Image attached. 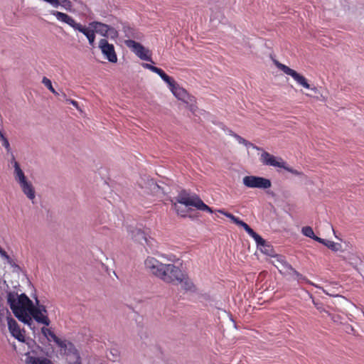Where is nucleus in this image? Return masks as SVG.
Here are the masks:
<instances>
[{
    "label": "nucleus",
    "instance_id": "39448f33",
    "mask_svg": "<svg viewBox=\"0 0 364 364\" xmlns=\"http://www.w3.org/2000/svg\"><path fill=\"white\" fill-rule=\"evenodd\" d=\"M12 163L14 168V178L19 183L23 193L27 198L33 200L36 197L34 188L29 181L26 180L23 171L21 170L18 163L13 159Z\"/></svg>",
    "mask_w": 364,
    "mask_h": 364
},
{
    "label": "nucleus",
    "instance_id": "393cba45",
    "mask_svg": "<svg viewBox=\"0 0 364 364\" xmlns=\"http://www.w3.org/2000/svg\"><path fill=\"white\" fill-rule=\"evenodd\" d=\"M316 241L324 245L334 252H338L341 249V244L334 242L333 241L324 240L321 237H316Z\"/></svg>",
    "mask_w": 364,
    "mask_h": 364
},
{
    "label": "nucleus",
    "instance_id": "37998d69",
    "mask_svg": "<svg viewBox=\"0 0 364 364\" xmlns=\"http://www.w3.org/2000/svg\"><path fill=\"white\" fill-rule=\"evenodd\" d=\"M323 291L326 294H329L331 295L328 292H327L326 290H323Z\"/></svg>",
    "mask_w": 364,
    "mask_h": 364
},
{
    "label": "nucleus",
    "instance_id": "1a4fd4ad",
    "mask_svg": "<svg viewBox=\"0 0 364 364\" xmlns=\"http://www.w3.org/2000/svg\"><path fill=\"white\" fill-rule=\"evenodd\" d=\"M276 65L279 70L283 71L285 74L291 76L298 85L306 89H310L314 92H316L317 89L316 87H311L304 76L282 63L277 62Z\"/></svg>",
    "mask_w": 364,
    "mask_h": 364
},
{
    "label": "nucleus",
    "instance_id": "dca6fc26",
    "mask_svg": "<svg viewBox=\"0 0 364 364\" xmlns=\"http://www.w3.org/2000/svg\"><path fill=\"white\" fill-rule=\"evenodd\" d=\"M166 264H163L154 257H148L144 265L146 268L153 274L161 279L163 270Z\"/></svg>",
    "mask_w": 364,
    "mask_h": 364
},
{
    "label": "nucleus",
    "instance_id": "5701e85b",
    "mask_svg": "<svg viewBox=\"0 0 364 364\" xmlns=\"http://www.w3.org/2000/svg\"><path fill=\"white\" fill-rule=\"evenodd\" d=\"M26 364H53L51 361L45 358H37L26 354Z\"/></svg>",
    "mask_w": 364,
    "mask_h": 364
},
{
    "label": "nucleus",
    "instance_id": "58836bf2",
    "mask_svg": "<svg viewBox=\"0 0 364 364\" xmlns=\"http://www.w3.org/2000/svg\"><path fill=\"white\" fill-rule=\"evenodd\" d=\"M60 2V5H62L63 4H65L67 2L68 0H58Z\"/></svg>",
    "mask_w": 364,
    "mask_h": 364
},
{
    "label": "nucleus",
    "instance_id": "aec40b11",
    "mask_svg": "<svg viewBox=\"0 0 364 364\" xmlns=\"http://www.w3.org/2000/svg\"><path fill=\"white\" fill-rule=\"evenodd\" d=\"M218 212L222 213L229 219H230L234 223H235L238 226L243 228L247 232V234L253 233V230L247 223L241 220L240 218L223 210H219Z\"/></svg>",
    "mask_w": 364,
    "mask_h": 364
},
{
    "label": "nucleus",
    "instance_id": "cd10ccee",
    "mask_svg": "<svg viewBox=\"0 0 364 364\" xmlns=\"http://www.w3.org/2000/svg\"><path fill=\"white\" fill-rule=\"evenodd\" d=\"M281 168H284V170L287 171L288 172L299 176H304V173L301 171H299L296 169L292 168L291 167L289 166L284 161L283 162V166Z\"/></svg>",
    "mask_w": 364,
    "mask_h": 364
},
{
    "label": "nucleus",
    "instance_id": "f257e3e1",
    "mask_svg": "<svg viewBox=\"0 0 364 364\" xmlns=\"http://www.w3.org/2000/svg\"><path fill=\"white\" fill-rule=\"evenodd\" d=\"M7 302L18 320L31 325L32 318L29 316V311L33 301L25 294L19 295L15 291H10L7 294Z\"/></svg>",
    "mask_w": 364,
    "mask_h": 364
},
{
    "label": "nucleus",
    "instance_id": "a18cd8bd",
    "mask_svg": "<svg viewBox=\"0 0 364 364\" xmlns=\"http://www.w3.org/2000/svg\"><path fill=\"white\" fill-rule=\"evenodd\" d=\"M363 316H364V311H363Z\"/></svg>",
    "mask_w": 364,
    "mask_h": 364
},
{
    "label": "nucleus",
    "instance_id": "412c9836",
    "mask_svg": "<svg viewBox=\"0 0 364 364\" xmlns=\"http://www.w3.org/2000/svg\"><path fill=\"white\" fill-rule=\"evenodd\" d=\"M178 282H179L181 285V288L186 291L190 292H196V287L193 282V281L186 275L183 273L178 279Z\"/></svg>",
    "mask_w": 364,
    "mask_h": 364
},
{
    "label": "nucleus",
    "instance_id": "473e14b6",
    "mask_svg": "<svg viewBox=\"0 0 364 364\" xmlns=\"http://www.w3.org/2000/svg\"><path fill=\"white\" fill-rule=\"evenodd\" d=\"M6 315V318H7V316H11V314L9 311L7 309H2L0 310V321H2L4 316Z\"/></svg>",
    "mask_w": 364,
    "mask_h": 364
},
{
    "label": "nucleus",
    "instance_id": "f3484780",
    "mask_svg": "<svg viewBox=\"0 0 364 364\" xmlns=\"http://www.w3.org/2000/svg\"><path fill=\"white\" fill-rule=\"evenodd\" d=\"M248 235L255 240V242L257 243V247L262 253L269 255L271 257H272L275 255L273 247L269 244H267L266 241L260 235L256 233L254 230L253 233Z\"/></svg>",
    "mask_w": 364,
    "mask_h": 364
},
{
    "label": "nucleus",
    "instance_id": "bb28decb",
    "mask_svg": "<svg viewBox=\"0 0 364 364\" xmlns=\"http://www.w3.org/2000/svg\"><path fill=\"white\" fill-rule=\"evenodd\" d=\"M301 232L306 237H310V238L314 240L315 241H316V237H318L315 235L314 230L311 227H309V226L304 227L301 229Z\"/></svg>",
    "mask_w": 364,
    "mask_h": 364
},
{
    "label": "nucleus",
    "instance_id": "a878e982",
    "mask_svg": "<svg viewBox=\"0 0 364 364\" xmlns=\"http://www.w3.org/2000/svg\"><path fill=\"white\" fill-rule=\"evenodd\" d=\"M41 333L48 341H53L58 346L62 341L50 329L48 328L43 327L41 328Z\"/></svg>",
    "mask_w": 364,
    "mask_h": 364
},
{
    "label": "nucleus",
    "instance_id": "ea45409f",
    "mask_svg": "<svg viewBox=\"0 0 364 364\" xmlns=\"http://www.w3.org/2000/svg\"><path fill=\"white\" fill-rule=\"evenodd\" d=\"M69 358H71L73 360H74V356H68L67 360L69 362Z\"/></svg>",
    "mask_w": 364,
    "mask_h": 364
},
{
    "label": "nucleus",
    "instance_id": "6ab92c4d",
    "mask_svg": "<svg viewBox=\"0 0 364 364\" xmlns=\"http://www.w3.org/2000/svg\"><path fill=\"white\" fill-rule=\"evenodd\" d=\"M7 323L11 334L18 341L23 342L25 336L21 332L17 322L11 316H7Z\"/></svg>",
    "mask_w": 364,
    "mask_h": 364
},
{
    "label": "nucleus",
    "instance_id": "c03bdc74",
    "mask_svg": "<svg viewBox=\"0 0 364 364\" xmlns=\"http://www.w3.org/2000/svg\"><path fill=\"white\" fill-rule=\"evenodd\" d=\"M139 186L141 187V188H144V186H142L141 183H139Z\"/></svg>",
    "mask_w": 364,
    "mask_h": 364
},
{
    "label": "nucleus",
    "instance_id": "7ed1b4c3",
    "mask_svg": "<svg viewBox=\"0 0 364 364\" xmlns=\"http://www.w3.org/2000/svg\"><path fill=\"white\" fill-rule=\"evenodd\" d=\"M50 14L53 15L58 21L69 25L71 28H73L74 31H77L85 35L89 42L90 46L92 47L95 46V29L90 28V26L87 27L80 23L76 22L72 16L68 15L65 13L53 10L50 11Z\"/></svg>",
    "mask_w": 364,
    "mask_h": 364
},
{
    "label": "nucleus",
    "instance_id": "b1692460",
    "mask_svg": "<svg viewBox=\"0 0 364 364\" xmlns=\"http://www.w3.org/2000/svg\"><path fill=\"white\" fill-rule=\"evenodd\" d=\"M141 65L143 68L148 69V70L152 71L153 73L158 74L164 81L168 80V75H166L165 73V72L163 70H161V68H159L157 67H155V66H154L151 64H148V63H142Z\"/></svg>",
    "mask_w": 364,
    "mask_h": 364
},
{
    "label": "nucleus",
    "instance_id": "72a5a7b5",
    "mask_svg": "<svg viewBox=\"0 0 364 364\" xmlns=\"http://www.w3.org/2000/svg\"><path fill=\"white\" fill-rule=\"evenodd\" d=\"M0 137L1 138V139L3 141V146L6 149H9V143L8 140L3 136V134L1 133H0Z\"/></svg>",
    "mask_w": 364,
    "mask_h": 364
},
{
    "label": "nucleus",
    "instance_id": "6e6552de",
    "mask_svg": "<svg viewBox=\"0 0 364 364\" xmlns=\"http://www.w3.org/2000/svg\"><path fill=\"white\" fill-rule=\"evenodd\" d=\"M243 185L250 188L267 189L272 186L269 179L256 176H246L242 178Z\"/></svg>",
    "mask_w": 364,
    "mask_h": 364
},
{
    "label": "nucleus",
    "instance_id": "c756f323",
    "mask_svg": "<svg viewBox=\"0 0 364 364\" xmlns=\"http://www.w3.org/2000/svg\"><path fill=\"white\" fill-rule=\"evenodd\" d=\"M125 36L127 38H140V36L136 33L134 30L129 27H124Z\"/></svg>",
    "mask_w": 364,
    "mask_h": 364
},
{
    "label": "nucleus",
    "instance_id": "e433bc0d",
    "mask_svg": "<svg viewBox=\"0 0 364 364\" xmlns=\"http://www.w3.org/2000/svg\"><path fill=\"white\" fill-rule=\"evenodd\" d=\"M247 148H250V147H252V149H256V150H261V149L255 145H254L253 144H252L251 142H250V144L248 145H245Z\"/></svg>",
    "mask_w": 364,
    "mask_h": 364
},
{
    "label": "nucleus",
    "instance_id": "79ce46f5",
    "mask_svg": "<svg viewBox=\"0 0 364 364\" xmlns=\"http://www.w3.org/2000/svg\"><path fill=\"white\" fill-rule=\"evenodd\" d=\"M148 183H149V184H154V182L152 181H150Z\"/></svg>",
    "mask_w": 364,
    "mask_h": 364
},
{
    "label": "nucleus",
    "instance_id": "a19ab883",
    "mask_svg": "<svg viewBox=\"0 0 364 364\" xmlns=\"http://www.w3.org/2000/svg\"><path fill=\"white\" fill-rule=\"evenodd\" d=\"M62 96H63V97L65 100H66V99H68L65 93H63V94H62Z\"/></svg>",
    "mask_w": 364,
    "mask_h": 364
},
{
    "label": "nucleus",
    "instance_id": "423d86ee",
    "mask_svg": "<svg viewBox=\"0 0 364 364\" xmlns=\"http://www.w3.org/2000/svg\"><path fill=\"white\" fill-rule=\"evenodd\" d=\"M164 82L167 83L173 95L178 100L190 105L191 111L195 113L196 107L192 104L194 101L193 97H191L186 90L180 87L171 77L168 76V80Z\"/></svg>",
    "mask_w": 364,
    "mask_h": 364
},
{
    "label": "nucleus",
    "instance_id": "4be33fe9",
    "mask_svg": "<svg viewBox=\"0 0 364 364\" xmlns=\"http://www.w3.org/2000/svg\"><path fill=\"white\" fill-rule=\"evenodd\" d=\"M90 27L95 29V33H98L105 37L108 35L109 25L103 23L100 21H92L89 23Z\"/></svg>",
    "mask_w": 364,
    "mask_h": 364
},
{
    "label": "nucleus",
    "instance_id": "ddd939ff",
    "mask_svg": "<svg viewBox=\"0 0 364 364\" xmlns=\"http://www.w3.org/2000/svg\"><path fill=\"white\" fill-rule=\"evenodd\" d=\"M183 274L181 270L172 264H166L161 279L166 283L178 282Z\"/></svg>",
    "mask_w": 364,
    "mask_h": 364
},
{
    "label": "nucleus",
    "instance_id": "a211bd4d",
    "mask_svg": "<svg viewBox=\"0 0 364 364\" xmlns=\"http://www.w3.org/2000/svg\"><path fill=\"white\" fill-rule=\"evenodd\" d=\"M259 161L263 165L281 168L283 166L284 160L280 157H276L269 153L262 151Z\"/></svg>",
    "mask_w": 364,
    "mask_h": 364
},
{
    "label": "nucleus",
    "instance_id": "9b49d317",
    "mask_svg": "<svg viewBox=\"0 0 364 364\" xmlns=\"http://www.w3.org/2000/svg\"><path fill=\"white\" fill-rule=\"evenodd\" d=\"M127 231L129 236L134 242L141 245L146 244L150 248H153L154 247V240L151 237H148L144 232L140 228L129 227Z\"/></svg>",
    "mask_w": 364,
    "mask_h": 364
},
{
    "label": "nucleus",
    "instance_id": "f8f14e48",
    "mask_svg": "<svg viewBox=\"0 0 364 364\" xmlns=\"http://www.w3.org/2000/svg\"><path fill=\"white\" fill-rule=\"evenodd\" d=\"M124 43L140 59L152 62L150 51L141 43L131 39L126 40Z\"/></svg>",
    "mask_w": 364,
    "mask_h": 364
},
{
    "label": "nucleus",
    "instance_id": "7c9ffc66",
    "mask_svg": "<svg viewBox=\"0 0 364 364\" xmlns=\"http://www.w3.org/2000/svg\"><path fill=\"white\" fill-rule=\"evenodd\" d=\"M108 35L105 36V38H110L112 39H115L118 36V31L113 27L109 26L108 27Z\"/></svg>",
    "mask_w": 364,
    "mask_h": 364
},
{
    "label": "nucleus",
    "instance_id": "4468645a",
    "mask_svg": "<svg viewBox=\"0 0 364 364\" xmlns=\"http://www.w3.org/2000/svg\"><path fill=\"white\" fill-rule=\"evenodd\" d=\"M98 47L105 58L109 62L113 63L117 62V56L113 44L109 43L107 39L102 38L99 41Z\"/></svg>",
    "mask_w": 364,
    "mask_h": 364
},
{
    "label": "nucleus",
    "instance_id": "f704fd0d",
    "mask_svg": "<svg viewBox=\"0 0 364 364\" xmlns=\"http://www.w3.org/2000/svg\"><path fill=\"white\" fill-rule=\"evenodd\" d=\"M0 255L7 259V260H9L10 257L9 256L7 255V253L0 247Z\"/></svg>",
    "mask_w": 364,
    "mask_h": 364
},
{
    "label": "nucleus",
    "instance_id": "c85d7f7f",
    "mask_svg": "<svg viewBox=\"0 0 364 364\" xmlns=\"http://www.w3.org/2000/svg\"><path fill=\"white\" fill-rule=\"evenodd\" d=\"M42 83L54 95H58V92L55 91L52 85L51 81L46 77H43L42 79Z\"/></svg>",
    "mask_w": 364,
    "mask_h": 364
},
{
    "label": "nucleus",
    "instance_id": "2eb2a0df",
    "mask_svg": "<svg viewBox=\"0 0 364 364\" xmlns=\"http://www.w3.org/2000/svg\"><path fill=\"white\" fill-rule=\"evenodd\" d=\"M58 346L63 350V353L68 356H74V360L69 358V364H81V358L75 346L65 341H62Z\"/></svg>",
    "mask_w": 364,
    "mask_h": 364
},
{
    "label": "nucleus",
    "instance_id": "2f4dec72",
    "mask_svg": "<svg viewBox=\"0 0 364 364\" xmlns=\"http://www.w3.org/2000/svg\"><path fill=\"white\" fill-rule=\"evenodd\" d=\"M230 134L232 135L235 138V139L238 141V143L243 144V145H248L250 144V141H247L242 136H239L237 134L233 133L232 132H230Z\"/></svg>",
    "mask_w": 364,
    "mask_h": 364
},
{
    "label": "nucleus",
    "instance_id": "0eeeda50",
    "mask_svg": "<svg viewBox=\"0 0 364 364\" xmlns=\"http://www.w3.org/2000/svg\"><path fill=\"white\" fill-rule=\"evenodd\" d=\"M29 316H32L38 323L46 326L50 325V321L48 316L46 307L43 304H40L38 299H36V305L33 304L30 309Z\"/></svg>",
    "mask_w": 364,
    "mask_h": 364
},
{
    "label": "nucleus",
    "instance_id": "9d476101",
    "mask_svg": "<svg viewBox=\"0 0 364 364\" xmlns=\"http://www.w3.org/2000/svg\"><path fill=\"white\" fill-rule=\"evenodd\" d=\"M271 260V263L279 271L281 274H291L293 273L297 276L298 278H301L302 276L292 268L285 257L280 255L275 254Z\"/></svg>",
    "mask_w": 364,
    "mask_h": 364
},
{
    "label": "nucleus",
    "instance_id": "20e7f679",
    "mask_svg": "<svg viewBox=\"0 0 364 364\" xmlns=\"http://www.w3.org/2000/svg\"><path fill=\"white\" fill-rule=\"evenodd\" d=\"M176 202L183 204L186 206H193L198 210L213 213L210 207L203 203V201L196 194H190L186 191H181L176 198Z\"/></svg>",
    "mask_w": 364,
    "mask_h": 364
},
{
    "label": "nucleus",
    "instance_id": "c9c22d12",
    "mask_svg": "<svg viewBox=\"0 0 364 364\" xmlns=\"http://www.w3.org/2000/svg\"><path fill=\"white\" fill-rule=\"evenodd\" d=\"M66 102H68V103H70L72 105H73L75 107H76V109H80V107L78 106V103L76 101H75L73 100H70V99H66Z\"/></svg>",
    "mask_w": 364,
    "mask_h": 364
},
{
    "label": "nucleus",
    "instance_id": "4c0bfd02",
    "mask_svg": "<svg viewBox=\"0 0 364 364\" xmlns=\"http://www.w3.org/2000/svg\"><path fill=\"white\" fill-rule=\"evenodd\" d=\"M173 205H174V208L176 209V210L177 211L178 214L181 215V216H185V214L183 213V212H179L178 209L177 208V205H176V203H173Z\"/></svg>",
    "mask_w": 364,
    "mask_h": 364
},
{
    "label": "nucleus",
    "instance_id": "f03ea898",
    "mask_svg": "<svg viewBox=\"0 0 364 364\" xmlns=\"http://www.w3.org/2000/svg\"><path fill=\"white\" fill-rule=\"evenodd\" d=\"M7 302L18 320L31 325L32 318L29 316V311L33 301L25 294L19 295L15 291H10L7 294Z\"/></svg>",
    "mask_w": 364,
    "mask_h": 364
}]
</instances>
